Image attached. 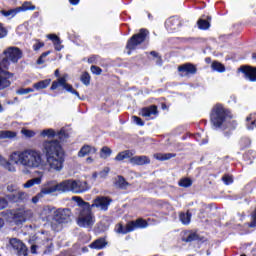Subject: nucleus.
<instances>
[{
    "instance_id": "1",
    "label": "nucleus",
    "mask_w": 256,
    "mask_h": 256,
    "mask_svg": "<svg viewBox=\"0 0 256 256\" xmlns=\"http://www.w3.org/2000/svg\"><path fill=\"white\" fill-rule=\"evenodd\" d=\"M42 153L46 157L43 159L41 151L33 148L13 151L9 155V160L0 154V165L10 173H17L18 167H22V173L29 175L33 169H41V171H56L59 173L63 171V164L65 163V152L58 140H45L42 142Z\"/></svg>"
},
{
    "instance_id": "2",
    "label": "nucleus",
    "mask_w": 256,
    "mask_h": 256,
    "mask_svg": "<svg viewBox=\"0 0 256 256\" xmlns=\"http://www.w3.org/2000/svg\"><path fill=\"white\" fill-rule=\"evenodd\" d=\"M72 201H75L79 207L77 225L84 229H91L95 225V214L89 202H85L81 197L74 196Z\"/></svg>"
},
{
    "instance_id": "3",
    "label": "nucleus",
    "mask_w": 256,
    "mask_h": 256,
    "mask_svg": "<svg viewBox=\"0 0 256 256\" xmlns=\"http://www.w3.org/2000/svg\"><path fill=\"white\" fill-rule=\"evenodd\" d=\"M2 55L3 58H0V65H15L23 57V51L15 46H10L4 49Z\"/></svg>"
},
{
    "instance_id": "4",
    "label": "nucleus",
    "mask_w": 256,
    "mask_h": 256,
    "mask_svg": "<svg viewBox=\"0 0 256 256\" xmlns=\"http://www.w3.org/2000/svg\"><path fill=\"white\" fill-rule=\"evenodd\" d=\"M229 119H231V114H229V111L225 110L223 106L217 105L213 109L211 123L216 129H219V127L225 125V123H229Z\"/></svg>"
},
{
    "instance_id": "5",
    "label": "nucleus",
    "mask_w": 256,
    "mask_h": 256,
    "mask_svg": "<svg viewBox=\"0 0 256 256\" xmlns=\"http://www.w3.org/2000/svg\"><path fill=\"white\" fill-rule=\"evenodd\" d=\"M89 191V184L87 181L67 179L64 180V193H75L79 195Z\"/></svg>"
},
{
    "instance_id": "6",
    "label": "nucleus",
    "mask_w": 256,
    "mask_h": 256,
    "mask_svg": "<svg viewBox=\"0 0 256 256\" xmlns=\"http://www.w3.org/2000/svg\"><path fill=\"white\" fill-rule=\"evenodd\" d=\"M147 37H149V31L147 29H140L139 33L134 34L127 42V55H131L132 51H135L139 45L145 43Z\"/></svg>"
},
{
    "instance_id": "7",
    "label": "nucleus",
    "mask_w": 256,
    "mask_h": 256,
    "mask_svg": "<svg viewBox=\"0 0 256 256\" xmlns=\"http://www.w3.org/2000/svg\"><path fill=\"white\" fill-rule=\"evenodd\" d=\"M40 192L42 195H53V193H65L64 180L57 182V180H48L42 186Z\"/></svg>"
},
{
    "instance_id": "8",
    "label": "nucleus",
    "mask_w": 256,
    "mask_h": 256,
    "mask_svg": "<svg viewBox=\"0 0 256 256\" xmlns=\"http://www.w3.org/2000/svg\"><path fill=\"white\" fill-rule=\"evenodd\" d=\"M68 79H69V74H64L63 76L59 77L57 81L52 82V85L50 87L51 91H55V89H58L60 86V87H63V89H65V91H67L68 93H71L72 95H76L78 99H81V96H79V92L73 89V85L67 83Z\"/></svg>"
},
{
    "instance_id": "9",
    "label": "nucleus",
    "mask_w": 256,
    "mask_h": 256,
    "mask_svg": "<svg viewBox=\"0 0 256 256\" xmlns=\"http://www.w3.org/2000/svg\"><path fill=\"white\" fill-rule=\"evenodd\" d=\"M7 248L15 251L18 256L29 255V249H27V245H25V243H23V241L18 238H9Z\"/></svg>"
},
{
    "instance_id": "10",
    "label": "nucleus",
    "mask_w": 256,
    "mask_h": 256,
    "mask_svg": "<svg viewBox=\"0 0 256 256\" xmlns=\"http://www.w3.org/2000/svg\"><path fill=\"white\" fill-rule=\"evenodd\" d=\"M113 200L107 196H97L90 204L91 209H98V211H109V207Z\"/></svg>"
},
{
    "instance_id": "11",
    "label": "nucleus",
    "mask_w": 256,
    "mask_h": 256,
    "mask_svg": "<svg viewBox=\"0 0 256 256\" xmlns=\"http://www.w3.org/2000/svg\"><path fill=\"white\" fill-rule=\"evenodd\" d=\"M13 73L9 72L3 66H0V91H5L9 89L13 83Z\"/></svg>"
},
{
    "instance_id": "12",
    "label": "nucleus",
    "mask_w": 256,
    "mask_h": 256,
    "mask_svg": "<svg viewBox=\"0 0 256 256\" xmlns=\"http://www.w3.org/2000/svg\"><path fill=\"white\" fill-rule=\"evenodd\" d=\"M53 221L58 223V225H63V223H69L71 221V210L68 208L58 209L54 212Z\"/></svg>"
},
{
    "instance_id": "13",
    "label": "nucleus",
    "mask_w": 256,
    "mask_h": 256,
    "mask_svg": "<svg viewBox=\"0 0 256 256\" xmlns=\"http://www.w3.org/2000/svg\"><path fill=\"white\" fill-rule=\"evenodd\" d=\"M31 217H33V212L25 208H19L13 212V219L18 225L25 223V221L31 219Z\"/></svg>"
},
{
    "instance_id": "14",
    "label": "nucleus",
    "mask_w": 256,
    "mask_h": 256,
    "mask_svg": "<svg viewBox=\"0 0 256 256\" xmlns=\"http://www.w3.org/2000/svg\"><path fill=\"white\" fill-rule=\"evenodd\" d=\"M6 199H8V201L11 203H23L29 199V194L24 191L17 190L13 194H8Z\"/></svg>"
},
{
    "instance_id": "15",
    "label": "nucleus",
    "mask_w": 256,
    "mask_h": 256,
    "mask_svg": "<svg viewBox=\"0 0 256 256\" xmlns=\"http://www.w3.org/2000/svg\"><path fill=\"white\" fill-rule=\"evenodd\" d=\"M240 73H243L245 79L248 81L255 82L256 81V68L252 66H242L238 69Z\"/></svg>"
},
{
    "instance_id": "16",
    "label": "nucleus",
    "mask_w": 256,
    "mask_h": 256,
    "mask_svg": "<svg viewBox=\"0 0 256 256\" xmlns=\"http://www.w3.org/2000/svg\"><path fill=\"white\" fill-rule=\"evenodd\" d=\"M63 137V135H65V131L61 130V131H56L53 128H47L44 129L40 132V137H42L43 139L48 138V139H53V137Z\"/></svg>"
},
{
    "instance_id": "17",
    "label": "nucleus",
    "mask_w": 256,
    "mask_h": 256,
    "mask_svg": "<svg viewBox=\"0 0 256 256\" xmlns=\"http://www.w3.org/2000/svg\"><path fill=\"white\" fill-rule=\"evenodd\" d=\"M115 231L121 235H127V233H131V231H135V224L129 222L126 227L123 226V224H117Z\"/></svg>"
},
{
    "instance_id": "18",
    "label": "nucleus",
    "mask_w": 256,
    "mask_h": 256,
    "mask_svg": "<svg viewBox=\"0 0 256 256\" xmlns=\"http://www.w3.org/2000/svg\"><path fill=\"white\" fill-rule=\"evenodd\" d=\"M178 71L182 77H185V75L197 73V68H195V65H182L178 67Z\"/></svg>"
},
{
    "instance_id": "19",
    "label": "nucleus",
    "mask_w": 256,
    "mask_h": 256,
    "mask_svg": "<svg viewBox=\"0 0 256 256\" xmlns=\"http://www.w3.org/2000/svg\"><path fill=\"white\" fill-rule=\"evenodd\" d=\"M129 163H131V165H149L151 160L147 156H132Z\"/></svg>"
},
{
    "instance_id": "20",
    "label": "nucleus",
    "mask_w": 256,
    "mask_h": 256,
    "mask_svg": "<svg viewBox=\"0 0 256 256\" xmlns=\"http://www.w3.org/2000/svg\"><path fill=\"white\" fill-rule=\"evenodd\" d=\"M41 176L28 180L26 183L22 185L24 189H31V187H35V185H41L43 181V172H40Z\"/></svg>"
},
{
    "instance_id": "21",
    "label": "nucleus",
    "mask_w": 256,
    "mask_h": 256,
    "mask_svg": "<svg viewBox=\"0 0 256 256\" xmlns=\"http://www.w3.org/2000/svg\"><path fill=\"white\" fill-rule=\"evenodd\" d=\"M97 149L95 147L85 145L78 152V157H87V155H95Z\"/></svg>"
},
{
    "instance_id": "22",
    "label": "nucleus",
    "mask_w": 256,
    "mask_h": 256,
    "mask_svg": "<svg viewBox=\"0 0 256 256\" xmlns=\"http://www.w3.org/2000/svg\"><path fill=\"white\" fill-rule=\"evenodd\" d=\"M49 85H51V79H45L34 83L33 87L35 91H41L42 89H47Z\"/></svg>"
},
{
    "instance_id": "23",
    "label": "nucleus",
    "mask_w": 256,
    "mask_h": 256,
    "mask_svg": "<svg viewBox=\"0 0 256 256\" xmlns=\"http://www.w3.org/2000/svg\"><path fill=\"white\" fill-rule=\"evenodd\" d=\"M1 15H3V17H6L7 19H13V17H16L18 15L19 12V8H14V9H10V10H2L0 11Z\"/></svg>"
},
{
    "instance_id": "24",
    "label": "nucleus",
    "mask_w": 256,
    "mask_h": 256,
    "mask_svg": "<svg viewBox=\"0 0 256 256\" xmlns=\"http://www.w3.org/2000/svg\"><path fill=\"white\" fill-rule=\"evenodd\" d=\"M142 117H151V115H157V106H150L148 108L142 109Z\"/></svg>"
},
{
    "instance_id": "25",
    "label": "nucleus",
    "mask_w": 256,
    "mask_h": 256,
    "mask_svg": "<svg viewBox=\"0 0 256 256\" xmlns=\"http://www.w3.org/2000/svg\"><path fill=\"white\" fill-rule=\"evenodd\" d=\"M91 249H105L107 247V241L105 239L100 238L90 244Z\"/></svg>"
},
{
    "instance_id": "26",
    "label": "nucleus",
    "mask_w": 256,
    "mask_h": 256,
    "mask_svg": "<svg viewBox=\"0 0 256 256\" xmlns=\"http://www.w3.org/2000/svg\"><path fill=\"white\" fill-rule=\"evenodd\" d=\"M133 157V153L131 150H125L117 154L115 160L116 161H124V159H131Z\"/></svg>"
},
{
    "instance_id": "27",
    "label": "nucleus",
    "mask_w": 256,
    "mask_h": 256,
    "mask_svg": "<svg viewBox=\"0 0 256 256\" xmlns=\"http://www.w3.org/2000/svg\"><path fill=\"white\" fill-rule=\"evenodd\" d=\"M17 137V132L2 130L0 131V139H15Z\"/></svg>"
},
{
    "instance_id": "28",
    "label": "nucleus",
    "mask_w": 256,
    "mask_h": 256,
    "mask_svg": "<svg viewBox=\"0 0 256 256\" xmlns=\"http://www.w3.org/2000/svg\"><path fill=\"white\" fill-rule=\"evenodd\" d=\"M83 63H88L89 65H97L102 63V60L101 57L93 55L88 58H84Z\"/></svg>"
},
{
    "instance_id": "29",
    "label": "nucleus",
    "mask_w": 256,
    "mask_h": 256,
    "mask_svg": "<svg viewBox=\"0 0 256 256\" xmlns=\"http://www.w3.org/2000/svg\"><path fill=\"white\" fill-rule=\"evenodd\" d=\"M130 223L134 224V230L135 229H146V227H148V223L147 221L143 220V219H137L136 221H132Z\"/></svg>"
},
{
    "instance_id": "30",
    "label": "nucleus",
    "mask_w": 256,
    "mask_h": 256,
    "mask_svg": "<svg viewBox=\"0 0 256 256\" xmlns=\"http://www.w3.org/2000/svg\"><path fill=\"white\" fill-rule=\"evenodd\" d=\"M166 27H169L172 31H175L179 27V20L177 18H170L166 21Z\"/></svg>"
},
{
    "instance_id": "31",
    "label": "nucleus",
    "mask_w": 256,
    "mask_h": 256,
    "mask_svg": "<svg viewBox=\"0 0 256 256\" xmlns=\"http://www.w3.org/2000/svg\"><path fill=\"white\" fill-rule=\"evenodd\" d=\"M155 159H157L158 161H167L169 159H172V157H175V154L173 153H158L154 155Z\"/></svg>"
},
{
    "instance_id": "32",
    "label": "nucleus",
    "mask_w": 256,
    "mask_h": 256,
    "mask_svg": "<svg viewBox=\"0 0 256 256\" xmlns=\"http://www.w3.org/2000/svg\"><path fill=\"white\" fill-rule=\"evenodd\" d=\"M179 219L182 225H189V223H191V213H180Z\"/></svg>"
},
{
    "instance_id": "33",
    "label": "nucleus",
    "mask_w": 256,
    "mask_h": 256,
    "mask_svg": "<svg viewBox=\"0 0 256 256\" xmlns=\"http://www.w3.org/2000/svg\"><path fill=\"white\" fill-rule=\"evenodd\" d=\"M18 9L20 13L25 11H35V6H33L31 2H24L21 7H18Z\"/></svg>"
},
{
    "instance_id": "34",
    "label": "nucleus",
    "mask_w": 256,
    "mask_h": 256,
    "mask_svg": "<svg viewBox=\"0 0 256 256\" xmlns=\"http://www.w3.org/2000/svg\"><path fill=\"white\" fill-rule=\"evenodd\" d=\"M21 134L26 137V139H33L37 135V133L34 130H29L27 128L21 129Z\"/></svg>"
},
{
    "instance_id": "35",
    "label": "nucleus",
    "mask_w": 256,
    "mask_h": 256,
    "mask_svg": "<svg viewBox=\"0 0 256 256\" xmlns=\"http://www.w3.org/2000/svg\"><path fill=\"white\" fill-rule=\"evenodd\" d=\"M116 187H119L120 189H127V181H125V178L118 176L115 182Z\"/></svg>"
},
{
    "instance_id": "36",
    "label": "nucleus",
    "mask_w": 256,
    "mask_h": 256,
    "mask_svg": "<svg viewBox=\"0 0 256 256\" xmlns=\"http://www.w3.org/2000/svg\"><path fill=\"white\" fill-rule=\"evenodd\" d=\"M80 81L83 83V85L89 87V85H91V75H89L87 72H84L80 78Z\"/></svg>"
},
{
    "instance_id": "37",
    "label": "nucleus",
    "mask_w": 256,
    "mask_h": 256,
    "mask_svg": "<svg viewBox=\"0 0 256 256\" xmlns=\"http://www.w3.org/2000/svg\"><path fill=\"white\" fill-rule=\"evenodd\" d=\"M178 185H179L180 187H185V188L191 187V185H193V181H191V179H189V178H182V179L179 181Z\"/></svg>"
},
{
    "instance_id": "38",
    "label": "nucleus",
    "mask_w": 256,
    "mask_h": 256,
    "mask_svg": "<svg viewBox=\"0 0 256 256\" xmlns=\"http://www.w3.org/2000/svg\"><path fill=\"white\" fill-rule=\"evenodd\" d=\"M100 157L101 159H107L108 157H111V150L108 147H103L100 151Z\"/></svg>"
},
{
    "instance_id": "39",
    "label": "nucleus",
    "mask_w": 256,
    "mask_h": 256,
    "mask_svg": "<svg viewBox=\"0 0 256 256\" xmlns=\"http://www.w3.org/2000/svg\"><path fill=\"white\" fill-rule=\"evenodd\" d=\"M210 67L213 73H225L224 65H211Z\"/></svg>"
},
{
    "instance_id": "40",
    "label": "nucleus",
    "mask_w": 256,
    "mask_h": 256,
    "mask_svg": "<svg viewBox=\"0 0 256 256\" xmlns=\"http://www.w3.org/2000/svg\"><path fill=\"white\" fill-rule=\"evenodd\" d=\"M198 27L199 29H209L210 27L209 21L200 19L198 21Z\"/></svg>"
},
{
    "instance_id": "41",
    "label": "nucleus",
    "mask_w": 256,
    "mask_h": 256,
    "mask_svg": "<svg viewBox=\"0 0 256 256\" xmlns=\"http://www.w3.org/2000/svg\"><path fill=\"white\" fill-rule=\"evenodd\" d=\"M91 73H93V75H101V73H103V70L96 65H92L90 68Z\"/></svg>"
},
{
    "instance_id": "42",
    "label": "nucleus",
    "mask_w": 256,
    "mask_h": 256,
    "mask_svg": "<svg viewBox=\"0 0 256 256\" xmlns=\"http://www.w3.org/2000/svg\"><path fill=\"white\" fill-rule=\"evenodd\" d=\"M35 91L33 88H21L17 91L18 95H27L29 93H33Z\"/></svg>"
},
{
    "instance_id": "43",
    "label": "nucleus",
    "mask_w": 256,
    "mask_h": 256,
    "mask_svg": "<svg viewBox=\"0 0 256 256\" xmlns=\"http://www.w3.org/2000/svg\"><path fill=\"white\" fill-rule=\"evenodd\" d=\"M7 200V198L0 197V210L7 209V207H9V202Z\"/></svg>"
},
{
    "instance_id": "44",
    "label": "nucleus",
    "mask_w": 256,
    "mask_h": 256,
    "mask_svg": "<svg viewBox=\"0 0 256 256\" xmlns=\"http://www.w3.org/2000/svg\"><path fill=\"white\" fill-rule=\"evenodd\" d=\"M222 181H224L225 185H231V183H233V176L224 175Z\"/></svg>"
},
{
    "instance_id": "45",
    "label": "nucleus",
    "mask_w": 256,
    "mask_h": 256,
    "mask_svg": "<svg viewBox=\"0 0 256 256\" xmlns=\"http://www.w3.org/2000/svg\"><path fill=\"white\" fill-rule=\"evenodd\" d=\"M109 171L110 169L109 168H104L102 171H100V173L98 174L100 179H106L107 176L109 175Z\"/></svg>"
},
{
    "instance_id": "46",
    "label": "nucleus",
    "mask_w": 256,
    "mask_h": 256,
    "mask_svg": "<svg viewBox=\"0 0 256 256\" xmlns=\"http://www.w3.org/2000/svg\"><path fill=\"white\" fill-rule=\"evenodd\" d=\"M44 197L45 195L40 191V193H38L36 196L32 198V203L37 204L39 203V200L43 199Z\"/></svg>"
},
{
    "instance_id": "47",
    "label": "nucleus",
    "mask_w": 256,
    "mask_h": 256,
    "mask_svg": "<svg viewBox=\"0 0 256 256\" xmlns=\"http://www.w3.org/2000/svg\"><path fill=\"white\" fill-rule=\"evenodd\" d=\"M132 121L133 123H135L136 125H139V127H143V125H145L143 123V120L137 116H132Z\"/></svg>"
},
{
    "instance_id": "48",
    "label": "nucleus",
    "mask_w": 256,
    "mask_h": 256,
    "mask_svg": "<svg viewBox=\"0 0 256 256\" xmlns=\"http://www.w3.org/2000/svg\"><path fill=\"white\" fill-rule=\"evenodd\" d=\"M195 239H197V234L192 233L189 234L187 238H183V241H185V243H191V241H195Z\"/></svg>"
},
{
    "instance_id": "49",
    "label": "nucleus",
    "mask_w": 256,
    "mask_h": 256,
    "mask_svg": "<svg viewBox=\"0 0 256 256\" xmlns=\"http://www.w3.org/2000/svg\"><path fill=\"white\" fill-rule=\"evenodd\" d=\"M46 37L47 39L52 41V43H56L57 41L61 40V38H59V36H57L56 34H48Z\"/></svg>"
},
{
    "instance_id": "50",
    "label": "nucleus",
    "mask_w": 256,
    "mask_h": 256,
    "mask_svg": "<svg viewBox=\"0 0 256 256\" xmlns=\"http://www.w3.org/2000/svg\"><path fill=\"white\" fill-rule=\"evenodd\" d=\"M50 52H44L39 59L37 60L38 65H43V63H45L44 58L47 57V55H49Z\"/></svg>"
},
{
    "instance_id": "51",
    "label": "nucleus",
    "mask_w": 256,
    "mask_h": 256,
    "mask_svg": "<svg viewBox=\"0 0 256 256\" xmlns=\"http://www.w3.org/2000/svg\"><path fill=\"white\" fill-rule=\"evenodd\" d=\"M42 47H45V43L37 41L34 45H33V49L34 51H39V49H41Z\"/></svg>"
},
{
    "instance_id": "52",
    "label": "nucleus",
    "mask_w": 256,
    "mask_h": 256,
    "mask_svg": "<svg viewBox=\"0 0 256 256\" xmlns=\"http://www.w3.org/2000/svg\"><path fill=\"white\" fill-rule=\"evenodd\" d=\"M3 37H7V29L0 24V39H3Z\"/></svg>"
},
{
    "instance_id": "53",
    "label": "nucleus",
    "mask_w": 256,
    "mask_h": 256,
    "mask_svg": "<svg viewBox=\"0 0 256 256\" xmlns=\"http://www.w3.org/2000/svg\"><path fill=\"white\" fill-rule=\"evenodd\" d=\"M150 55L156 59V63H161V57H159V54L156 51H151Z\"/></svg>"
},
{
    "instance_id": "54",
    "label": "nucleus",
    "mask_w": 256,
    "mask_h": 256,
    "mask_svg": "<svg viewBox=\"0 0 256 256\" xmlns=\"http://www.w3.org/2000/svg\"><path fill=\"white\" fill-rule=\"evenodd\" d=\"M56 51H61L63 49V45H61V40H57L56 42L53 43Z\"/></svg>"
},
{
    "instance_id": "55",
    "label": "nucleus",
    "mask_w": 256,
    "mask_h": 256,
    "mask_svg": "<svg viewBox=\"0 0 256 256\" xmlns=\"http://www.w3.org/2000/svg\"><path fill=\"white\" fill-rule=\"evenodd\" d=\"M256 225V210L252 214V222L249 224V227H255Z\"/></svg>"
},
{
    "instance_id": "56",
    "label": "nucleus",
    "mask_w": 256,
    "mask_h": 256,
    "mask_svg": "<svg viewBox=\"0 0 256 256\" xmlns=\"http://www.w3.org/2000/svg\"><path fill=\"white\" fill-rule=\"evenodd\" d=\"M7 191L13 194L17 191V188L15 187V185L11 184L7 186Z\"/></svg>"
},
{
    "instance_id": "57",
    "label": "nucleus",
    "mask_w": 256,
    "mask_h": 256,
    "mask_svg": "<svg viewBox=\"0 0 256 256\" xmlns=\"http://www.w3.org/2000/svg\"><path fill=\"white\" fill-rule=\"evenodd\" d=\"M196 139H197V141H198V142H200V145H205V143H207V140H203V141H201V139H200V136H199V135H197V136H196Z\"/></svg>"
},
{
    "instance_id": "58",
    "label": "nucleus",
    "mask_w": 256,
    "mask_h": 256,
    "mask_svg": "<svg viewBox=\"0 0 256 256\" xmlns=\"http://www.w3.org/2000/svg\"><path fill=\"white\" fill-rule=\"evenodd\" d=\"M42 213H44L45 215H47V213H51V208H49V207H44Z\"/></svg>"
},
{
    "instance_id": "59",
    "label": "nucleus",
    "mask_w": 256,
    "mask_h": 256,
    "mask_svg": "<svg viewBox=\"0 0 256 256\" xmlns=\"http://www.w3.org/2000/svg\"><path fill=\"white\" fill-rule=\"evenodd\" d=\"M31 253H33V254L37 253V245L31 246Z\"/></svg>"
},
{
    "instance_id": "60",
    "label": "nucleus",
    "mask_w": 256,
    "mask_h": 256,
    "mask_svg": "<svg viewBox=\"0 0 256 256\" xmlns=\"http://www.w3.org/2000/svg\"><path fill=\"white\" fill-rule=\"evenodd\" d=\"M93 158L92 157H88L86 158V163H88V165H91V163H93Z\"/></svg>"
},
{
    "instance_id": "61",
    "label": "nucleus",
    "mask_w": 256,
    "mask_h": 256,
    "mask_svg": "<svg viewBox=\"0 0 256 256\" xmlns=\"http://www.w3.org/2000/svg\"><path fill=\"white\" fill-rule=\"evenodd\" d=\"M72 5H79V0H69Z\"/></svg>"
},
{
    "instance_id": "62",
    "label": "nucleus",
    "mask_w": 256,
    "mask_h": 256,
    "mask_svg": "<svg viewBox=\"0 0 256 256\" xmlns=\"http://www.w3.org/2000/svg\"><path fill=\"white\" fill-rule=\"evenodd\" d=\"M3 225H5V221L2 218H0V229L1 227H3Z\"/></svg>"
},
{
    "instance_id": "63",
    "label": "nucleus",
    "mask_w": 256,
    "mask_h": 256,
    "mask_svg": "<svg viewBox=\"0 0 256 256\" xmlns=\"http://www.w3.org/2000/svg\"><path fill=\"white\" fill-rule=\"evenodd\" d=\"M92 177H93V179H97V177H99V174L97 172H95Z\"/></svg>"
},
{
    "instance_id": "64",
    "label": "nucleus",
    "mask_w": 256,
    "mask_h": 256,
    "mask_svg": "<svg viewBox=\"0 0 256 256\" xmlns=\"http://www.w3.org/2000/svg\"><path fill=\"white\" fill-rule=\"evenodd\" d=\"M54 75H55L56 77H59V70H55Z\"/></svg>"
}]
</instances>
